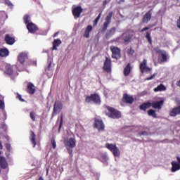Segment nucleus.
Listing matches in <instances>:
<instances>
[{
  "instance_id": "obj_39",
  "label": "nucleus",
  "mask_w": 180,
  "mask_h": 180,
  "mask_svg": "<svg viewBox=\"0 0 180 180\" xmlns=\"http://www.w3.org/2000/svg\"><path fill=\"white\" fill-rule=\"evenodd\" d=\"M155 75H157V73H155L151 77L145 79V81H150L151 79H153Z\"/></svg>"
},
{
  "instance_id": "obj_37",
  "label": "nucleus",
  "mask_w": 180,
  "mask_h": 180,
  "mask_svg": "<svg viewBox=\"0 0 180 180\" xmlns=\"http://www.w3.org/2000/svg\"><path fill=\"white\" fill-rule=\"evenodd\" d=\"M30 116L33 122H36V113L34 112H31Z\"/></svg>"
},
{
  "instance_id": "obj_47",
  "label": "nucleus",
  "mask_w": 180,
  "mask_h": 180,
  "mask_svg": "<svg viewBox=\"0 0 180 180\" xmlns=\"http://www.w3.org/2000/svg\"><path fill=\"white\" fill-rule=\"evenodd\" d=\"M148 29H150V27H144V28H143V29L141 30V32H146V30H148Z\"/></svg>"
},
{
  "instance_id": "obj_16",
  "label": "nucleus",
  "mask_w": 180,
  "mask_h": 180,
  "mask_svg": "<svg viewBox=\"0 0 180 180\" xmlns=\"http://www.w3.org/2000/svg\"><path fill=\"white\" fill-rule=\"evenodd\" d=\"M151 20V11H148L143 16V23H148Z\"/></svg>"
},
{
  "instance_id": "obj_14",
  "label": "nucleus",
  "mask_w": 180,
  "mask_h": 180,
  "mask_svg": "<svg viewBox=\"0 0 180 180\" xmlns=\"http://www.w3.org/2000/svg\"><path fill=\"white\" fill-rule=\"evenodd\" d=\"M123 101L126 103L131 104V103H133L134 98H133V96H128L127 94H124Z\"/></svg>"
},
{
  "instance_id": "obj_46",
  "label": "nucleus",
  "mask_w": 180,
  "mask_h": 180,
  "mask_svg": "<svg viewBox=\"0 0 180 180\" xmlns=\"http://www.w3.org/2000/svg\"><path fill=\"white\" fill-rule=\"evenodd\" d=\"M6 148H7V150L9 151L11 150V144L6 143Z\"/></svg>"
},
{
  "instance_id": "obj_50",
  "label": "nucleus",
  "mask_w": 180,
  "mask_h": 180,
  "mask_svg": "<svg viewBox=\"0 0 180 180\" xmlns=\"http://www.w3.org/2000/svg\"><path fill=\"white\" fill-rule=\"evenodd\" d=\"M128 54H134V51L130 49L129 51L128 52Z\"/></svg>"
},
{
  "instance_id": "obj_23",
  "label": "nucleus",
  "mask_w": 180,
  "mask_h": 180,
  "mask_svg": "<svg viewBox=\"0 0 180 180\" xmlns=\"http://www.w3.org/2000/svg\"><path fill=\"white\" fill-rule=\"evenodd\" d=\"M27 92H29L31 95H33V94L36 92V89H34V85L32 83L28 84Z\"/></svg>"
},
{
  "instance_id": "obj_15",
  "label": "nucleus",
  "mask_w": 180,
  "mask_h": 180,
  "mask_svg": "<svg viewBox=\"0 0 180 180\" xmlns=\"http://www.w3.org/2000/svg\"><path fill=\"white\" fill-rule=\"evenodd\" d=\"M163 105H164V101H156L155 103H151V106L154 109H161Z\"/></svg>"
},
{
  "instance_id": "obj_35",
  "label": "nucleus",
  "mask_w": 180,
  "mask_h": 180,
  "mask_svg": "<svg viewBox=\"0 0 180 180\" xmlns=\"http://www.w3.org/2000/svg\"><path fill=\"white\" fill-rule=\"evenodd\" d=\"M24 22L26 25H28V23H30V17L29 16V15H25L24 16Z\"/></svg>"
},
{
  "instance_id": "obj_42",
  "label": "nucleus",
  "mask_w": 180,
  "mask_h": 180,
  "mask_svg": "<svg viewBox=\"0 0 180 180\" xmlns=\"http://www.w3.org/2000/svg\"><path fill=\"white\" fill-rule=\"evenodd\" d=\"M139 136H148V133L147 131H142L141 133L139 134Z\"/></svg>"
},
{
  "instance_id": "obj_27",
  "label": "nucleus",
  "mask_w": 180,
  "mask_h": 180,
  "mask_svg": "<svg viewBox=\"0 0 180 180\" xmlns=\"http://www.w3.org/2000/svg\"><path fill=\"white\" fill-rule=\"evenodd\" d=\"M91 32H92V26L88 25L85 30L84 37L88 39V37H89V33H91Z\"/></svg>"
},
{
  "instance_id": "obj_22",
  "label": "nucleus",
  "mask_w": 180,
  "mask_h": 180,
  "mask_svg": "<svg viewBox=\"0 0 180 180\" xmlns=\"http://www.w3.org/2000/svg\"><path fill=\"white\" fill-rule=\"evenodd\" d=\"M115 33H116V28H115V27L111 28V29L105 34V37H106V39H109V38L112 37V36H113V34H115Z\"/></svg>"
},
{
  "instance_id": "obj_10",
  "label": "nucleus",
  "mask_w": 180,
  "mask_h": 180,
  "mask_svg": "<svg viewBox=\"0 0 180 180\" xmlns=\"http://www.w3.org/2000/svg\"><path fill=\"white\" fill-rule=\"evenodd\" d=\"M112 16H113V13L110 12L108 15L105 17V22L103 24V30L104 31L106 30V29H108V26L110 25V20L112 19Z\"/></svg>"
},
{
  "instance_id": "obj_33",
  "label": "nucleus",
  "mask_w": 180,
  "mask_h": 180,
  "mask_svg": "<svg viewBox=\"0 0 180 180\" xmlns=\"http://www.w3.org/2000/svg\"><path fill=\"white\" fill-rule=\"evenodd\" d=\"M93 96H97L98 98H93V102L94 103H101V97H99V95L98 94H93Z\"/></svg>"
},
{
  "instance_id": "obj_12",
  "label": "nucleus",
  "mask_w": 180,
  "mask_h": 180,
  "mask_svg": "<svg viewBox=\"0 0 180 180\" xmlns=\"http://www.w3.org/2000/svg\"><path fill=\"white\" fill-rule=\"evenodd\" d=\"M178 115H180V106L175 107L169 111V116L172 117H175V116H178Z\"/></svg>"
},
{
  "instance_id": "obj_2",
  "label": "nucleus",
  "mask_w": 180,
  "mask_h": 180,
  "mask_svg": "<svg viewBox=\"0 0 180 180\" xmlns=\"http://www.w3.org/2000/svg\"><path fill=\"white\" fill-rule=\"evenodd\" d=\"M105 147L112 153L114 157H120V150H119V148L115 144L106 143Z\"/></svg>"
},
{
  "instance_id": "obj_25",
  "label": "nucleus",
  "mask_w": 180,
  "mask_h": 180,
  "mask_svg": "<svg viewBox=\"0 0 180 180\" xmlns=\"http://www.w3.org/2000/svg\"><path fill=\"white\" fill-rule=\"evenodd\" d=\"M151 108V103H144L139 106L141 110H147V109Z\"/></svg>"
},
{
  "instance_id": "obj_5",
  "label": "nucleus",
  "mask_w": 180,
  "mask_h": 180,
  "mask_svg": "<svg viewBox=\"0 0 180 180\" xmlns=\"http://www.w3.org/2000/svg\"><path fill=\"white\" fill-rule=\"evenodd\" d=\"M110 50H111L112 53V58H115V60H119V58H120V49H119L117 46H111L110 47Z\"/></svg>"
},
{
  "instance_id": "obj_13",
  "label": "nucleus",
  "mask_w": 180,
  "mask_h": 180,
  "mask_svg": "<svg viewBox=\"0 0 180 180\" xmlns=\"http://www.w3.org/2000/svg\"><path fill=\"white\" fill-rule=\"evenodd\" d=\"M27 29L30 32V33H34V32L37 30V27L32 22H29L27 25Z\"/></svg>"
},
{
  "instance_id": "obj_11",
  "label": "nucleus",
  "mask_w": 180,
  "mask_h": 180,
  "mask_svg": "<svg viewBox=\"0 0 180 180\" xmlns=\"http://www.w3.org/2000/svg\"><path fill=\"white\" fill-rule=\"evenodd\" d=\"M94 126L96 129L98 130V131H101L105 129V125L103 124V122H102V120L98 119L95 120Z\"/></svg>"
},
{
  "instance_id": "obj_48",
  "label": "nucleus",
  "mask_w": 180,
  "mask_h": 180,
  "mask_svg": "<svg viewBox=\"0 0 180 180\" xmlns=\"http://www.w3.org/2000/svg\"><path fill=\"white\" fill-rule=\"evenodd\" d=\"M99 22V20H96V18L95 19L94 22V25L96 26V25H98V22Z\"/></svg>"
},
{
  "instance_id": "obj_28",
  "label": "nucleus",
  "mask_w": 180,
  "mask_h": 180,
  "mask_svg": "<svg viewBox=\"0 0 180 180\" xmlns=\"http://www.w3.org/2000/svg\"><path fill=\"white\" fill-rule=\"evenodd\" d=\"M161 91H167V87L164 84H160L154 89L155 92H160Z\"/></svg>"
},
{
  "instance_id": "obj_6",
  "label": "nucleus",
  "mask_w": 180,
  "mask_h": 180,
  "mask_svg": "<svg viewBox=\"0 0 180 180\" xmlns=\"http://www.w3.org/2000/svg\"><path fill=\"white\" fill-rule=\"evenodd\" d=\"M63 109V103H61L60 101H56L53 107V116H56L58 113H60L61 112V110Z\"/></svg>"
},
{
  "instance_id": "obj_49",
  "label": "nucleus",
  "mask_w": 180,
  "mask_h": 180,
  "mask_svg": "<svg viewBox=\"0 0 180 180\" xmlns=\"http://www.w3.org/2000/svg\"><path fill=\"white\" fill-rule=\"evenodd\" d=\"M101 16H102V13H100L96 19L99 20V19H101Z\"/></svg>"
},
{
  "instance_id": "obj_51",
  "label": "nucleus",
  "mask_w": 180,
  "mask_h": 180,
  "mask_svg": "<svg viewBox=\"0 0 180 180\" xmlns=\"http://www.w3.org/2000/svg\"><path fill=\"white\" fill-rule=\"evenodd\" d=\"M51 67V63H50L48 66V68H46V70H50V68Z\"/></svg>"
},
{
  "instance_id": "obj_57",
  "label": "nucleus",
  "mask_w": 180,
  "mask_h": 180,
  "mask_svg": "<svg viewBox=\"0 0 180 180\" xmlns=\"http://www.w3.org/2000/svg\"><path fill=\"white\" fill-rule=\"evenodd\" d=\"M0 154H1V151H0Z\"/></svg>"
},
{
  "instance_id": "obj_44",
  "label": "nucleus",
  "mask_w": 180,
  "mask_h": 180,
  "mask_svg": "<svg viewBox=\"0 0 180 180\" xmlns=\"http://www.w3.org/2000/svg\"><path fill=\"white\" fill-rule=\"evenodd\" d=\"M17 97L18 98L19 101H20L21 102H25V100H23V98H22V96L21 95H18Z\"/></svg>"
},
{
  "instance_id": "obj_55",
  "label": "nucleus",
  "mask_w": 180,
  "mask_h": 180,
  "mask_svg": "<svg viewBox=\"0 0 180 180\" xmlns=\"http://www.w3.org/2000/svg\"><path fill=\"white\" fill-rule=\"evenodd\" d=\"M0 174H1V168H0Z\"/></svg>"
},
{
  "instance_id": "obj_7",
  "label": "nucleus",
  "mask_w": 180,
  "mask_h": 180,
  "mask_svg": "<svg viewBox=\"0 0 180 180\" xmlns=\"http://www.w3.org/2000/svg\"><path fill=\"white\" fill-rule=\"evenodd\" d=\"M103 70L109 73L112 72V61L110 58H106L103 65Z\"/></svg>"
},
{
  "instance_id": "obj_31",
  "label": "nucleus",
  "mask_w": 180,
  "mask_h": 180,
  "mask_svg": "<svg viewBox=\"0 0 180 180\" xmlns=\"http://www.w3.org/2000/svg\"><path fill=\"white\" fill-rule=\"evenodd\" d=\"M131 70V68L130 67V63H129L125 68L124 69V74L126 77L130 74V71Z\"/></svg>"
},
{
  "instance_id": "obj_1",
  "label": "nucleus",
  "mask_w": 180,
  "mask_h": 180,
  "mask_svg": "<svg viewBox=\"0 0 180 180\" xmlns=\"http://www.w3.org/2000/svg\"><path fill=\"white\" fill-rule=\"evenodd\" d=\"M64 143L69 154H72V148L75 147L77 143L75 138L64 139Z\"/></svg>"
},
{
  "instance_id": "obj_30",
  "label": "nucleus",
  "mask_w": 180,
  "mask_h": 180,
  "mask_svg": "<svg viewBox=\"0 0 180 180\" xmlns=\"http://www.w3.org/2000/svg\"><path fill=\"white\" fill-rule=\"evenodd\" d=\"M95 98H96V99H98V97L96 96H94V94L91 96H87L86 97V102H87V103H91V102H94L93 99H95Z\"/></svg>"
},
{
  "instance_id": "obj_18",
  "label": "nucleus",
  "mask_w": 180,
  "mask_h": 180,
  "mask_svg": "<svg viewBox=\"0 0 180 180\" xmlns=\"http://www.w3.org/2000/svg\"><path fill=\"white\" fill-rule=\"evenodd\" d=\"M30 140L32 144H33V147H36L37 142L36 141V134H34V132H33V131H31Z\"/></svg>"
},
{
  "instance_id": "obj_53",
  "label": "nucleus",
  "mask_w": 180,
  "mask_h": 180,
  "mask_svg": "<svg viewBox=\"0 0 180 180\" xmlns=\"http://www.w3.org/2000/svg\"><path fill=\"white\" fill-rule=\"evenodd\" d=\"M124 0H121V1H120L119 2H118V4H122V2H124Z\"/></svg>"
},
{
  "instance_id": "obj_20",
  "label": "nucleus",
  "mask_w": 180,
  "mask_h": 180,
  "mask_svg": "<svg viewBox=\"0 0 180 180\" xmlns=\"http://www.w3.org/2000/svg\"><path fill=\"white\" fill-rule=\"evenodd\" d=\"M27 58V53H20V55L18 56V60L20 63H21V64H23V63H25V60H26Z\"/></svg>"
},
{
  "instance_id": "obj_41",
  "label": "nucleus",
  "mask_w": 180,
  "mask_h": 180,
  "mask_svg": "<svg viewBox=\"0 0 180 180\" xmlns=\"http://www.w3.org/2000/svg\"><path fill=\"white\" fill-rule=\"evenodd\" d=\"M102 158H103V161H105V162H106V161H108V160H109V158L108 157L107 155H103Z\"/></svg>"
},
{
  "instance_id": "obj_38",
  "label": "nucleus",
  "mask_w": 180,
  "mask_h": 180,
  "mask_svg": "<svg viewBox=\"0 0 180 180\" xmlns=\"http://www.w3.org/2000/svg\"><path fill=\"white\" fill-rule=\"evenodd\" d=\"M51 144L53 148H56V147H57V146L56 144V140L53 138L51 139Z\"/></svg>"
},
{
  "instance_id": "obj_3",
  "label": "nucleus",
  "mask_w": 180,
  "mask_h": 180,
  "mask_svg": "<svg viewBox=\"0 0 180 180\" xmlns=\"http://www.w3.org/2000/svg\"><path fill=\"white\" fill-rule=\"evenodd\" d=\"M107 109L108 110V112H107L108 117H112V119H119L121 117L122 114H120V112L110 107H107Z\"/></svg>"
},
{
  "instance_id": "obj_45",
  "label": "nucleus",
  "mask_w": 180,
  "mask_h": 180,
  "mask_svg": "<svg viewBox=\"0 0 180 180\" xmlns=\"http://www.w3.org/2000/svg\"><path fill=\"white\" fill-rule=\"evenodd\" d=\"M62 124H63V115H61V117H60V127H59V129H61Z\"/></svg>"
},
{
  "instance_id": "obj_29",
  "label": "nucleus",
  "mask_w": 180,
  "mask_h": 180,
  "mask_svg": "<svg viewBox=\"0 0 180 180\" xmlns=\"http://www.w3.org/2000/svg\"><path fill=\"white\" fill-rule=\"evenodd\" d=\"M60 44H61V40L59 39H55L53 43V50H57V48Z\"/></svg>"
},
{
  "instance_id": "obj_32",
  "label": "nucleus",
  "mask_w": 180,
  "mask_h": 180,
  "mask_svg": "<svg viewBox=\"0 0 180 180\" xmlns=\"http://www.w3.org/2000/svg\"><path fill=\"white\" fill-rule=\"evenodd\" d=\"M6 74H8V75H12V74H13V70L12 69V67H11V65H6Z\"/></svg>"
},
{
  "instance_id": "obj_9",
  "label": "nucleus",
  "mask_w": 180,
  "mask_h": 180,
  "mask_svg": "<svg viewBox=\"0 0 180 180\" xmlns=\"http://www.w3.org/2000/svg\"><path fill=\"white\" fill-rule=\"evenodd\" d=\"M140 70L141 72H150L151 68L147 66V60L143 59V62L140 64Z\"/></svg>"
},
{
  "instance_id": "obj_26",
  "label": "nucleus",
  "mask_w": 180,
  "mask_h": 180,
  "mask_svg": "<svg viewBox=\"0 0 180 180\" xmlns=\"http://www.w3.org/2000/svg\"><path fill=\"white\" fill-rule=\"evenodd\" d=\"M9 56V51L7 49H0V57H8Z\"/></svg>"
},
{
  "instance_id": "obj_21",
  "label": "nucleus",
  "mask_w": 180,
  "mask_h": 180,
  "mask_svg": "<svg viewBox=\"0 0 180 180\" xmlns=\"http://www.w3.org/2000/svg\"><path fill=\"white\" fill-rule=\"evenodd\" d=\"M122 38L124 41H129L131 39V34H130V32H127L122 35Z\"/></svg>"
},
{
  "instance_id": "obj_54",
  "label": "nucleus",
  "mask_w": 180,
  "mask_h": 180,
  "mask_svg": "<svg viewBox=\"0 0 180 180\" xmlns=\"http://www.w3.org/2000/svg\"><path fill=\"white\" fill-rule=\"evenodd\" d=\"M120 39V37L117 38V41H119Z\"/></svg>"
},
{
  "instance_id": "obj_4",
  "label": "nucleus",
  "mask_w": 180,
  "mask_h": 180,
  "mask_svg": "<svg viewBox=\"0 0 180 180\" xmlns=\"http://www.w3.org/2000/svg\"><path fill=\"white\" fill-rule=\"evenodd\" d=\"M154 51L161 57V63H167L168 61V55L165 51L160 50L158 48H155Z\"/></svg>"
},
{
  "instance_id": "obj_24",
  "label": "nucleus",
  "mask_w": 180,
  "mask_h": 180,
  "mask_svg": "<svg viewBox=\"0 0 180 180\" xmlns=\"http://www.w3.org/2000/svg\"><path fill=\"white\" fill-rule=\"evenodd\" d=\"M5 41L7 44H10L11 46L15 43V38L10 37L9 35H6L5 37Z\"/></svg>"
},
{
  "instance_id": "obj_52",
  "label": "nucleus",
  "mask_w": 180,
  "mask_h": 180,
  "mask_svg": "<svg viewBox=\"0 0 180 180\" xmlns=\"http://www.w3.org/2000/svg\"><path fill=\"white\" fill-rule=\"evenodd\" d=\"M58 34V32H56L53 34V37H56V36Z\"/></svg>"
},
{
  "instance_id": "obj_8",
  "label": "nucleus",
  "mask_w": 180,
  "mask_h": 180,
  "mask_svg": "<svg viewBox=\"0 0 180 180\" xmlns=\"http://www.w3.org/2000/svg\"><path fill=\"white\" fill-rule=\"evenodd\" d=\"M82 8L81 6H77L72 8V15L75 19H78L79 16H81V13H82Z\"/></svg>"
},
{
  "instance_id": "obj_36",
  "label": "nucleus",
  "mask_w": 180,
  "mask_h": 180,
  "mask_svg": "<svg viewBox=\"0 0 180 180\" xmlns=\"http://www.w3.org/2000/svg\"><path fill=\"white\" fill-rule=\"evenodd\" d=\"M146 38L149 41V43H150V44L152 43L153 41L151 40V32H147Z\"/></svg>"
},
{
  "instance_id": "obj_40",
  "label": "nucleus",
  "mask_w": 180,
  "mask_h": 180,
  "mask_svg": "<svg viewBox=\"0 0 180 180\" xmlns=\"http://www.w3.org/2000/svg\"><path fill=\"white\" fill-rule=\"evenodd\" d=\"M5 108V103L2 100H0V109H4Z\"/></svg>"
},
{
  "instance_id": "obj_19",
  "label": "nucleus",
  "mask_w": 180,
  "mask_h": 180,
  "mask_svg": "<svg viewBox=\"0 0 180 180\" xmlns=\"http://www.w3.org/2000/svg\"><path fill=\"white\" fill-rule=\"evenodd\" d=\"M172 172H176V171H179L180 169V165L176 162H172Z\"/></svg>"
},
{
  "instance_id": "obj_17",
  "label": "nucleus",
  "mask_w": 180,
  "mask_h": 180,
  "mask_svg": "<svg viewBox=\"0 0 180 180\" xmlns=\"http://www.w3.org/2000/svg\"><path fill=\"white\" fill-rule=\"evenodd\" d=\"M0 166L3 169L8 168V162L4 157L0 156Z\"/></svg>"
},
{
  "instance_id": "obj_43",
  "label": "nucleus",
  "mask_w": 180,
  "mask_h": 180,
  "mask_svg": "<svg viewBox=\"0 0 180 180\" xmlns=\"http://www.w3.org/2000/svg\"><path fill=\"white\" fill-rule=\"evenodd\" d=\"M6 5H8V6H13V5L12 4V3H11V1H9V0H6Z\"/></svg>"
},
{
  "instance_id": "obj_56",
  "label": "nucleus",
  "mask_w": 180,
  "mask_h": 180,
  "mask_svg": "<svg viewBox=\"0 0 180 180\" xmlns=\"http://www.w3.org/2000/svg\"><path fill=\"white\" fill-rule=\"evenodd\" d=\"M0 154H1V151H0Z\"/></svg>"
},
{
  "instance_id": "obj_34",
  "label": "nucleus",
  "mask_w": 180,
  "mask_h": 180,
  "mask_svg": "<svg viewBox=\"0 0 180 180\" xmlns=\"http://www.w3.org/2000/svg\"><path fill=\"white\" fill-rule=\"evenodd\" d=\"M148 115L149 116H152V117H157V114L155 113V110H149L148 111Z\"/></svg>"
}]
</instances>
